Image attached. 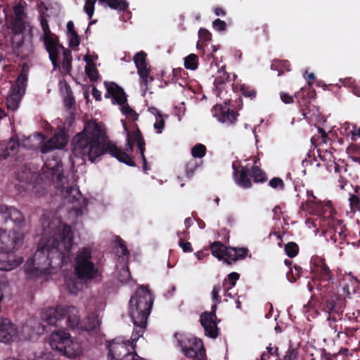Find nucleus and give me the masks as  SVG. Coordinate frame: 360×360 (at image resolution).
<instances>
[{"instance_id":"nucleus-38","label":"nucleus","mask_w":360,"mask_h":360,"mask_svg":"<svg viewBox=\"0 0 360 360\" xmlns=\"http://www.w3.org/2000/svg\"><path fill=\"white\" fill-rule=\"evenodd\" d=\"M25 28V20H12L11 30L15 34H20Z\"/></svg>"},{"instance_id":"nucleus-2","label":"nucleus","mask_w":360,"mask_h":360,"mask_svg":"<svg viewBox=\"0 0 360 360\" xmlns=\"http://www.w3.org/2000/svg\"><path fill=\"white\" fill-rule=\"evenodd\" d=\"M46 228L32 258L25 264V271L29 277H37L54 273L55 269L70 262L73 245V232L70 226L56 217L44 222Z\"/></svg>"},{"instance_id":"nucleus-12","label":"nucleus","mask_w":360,"mask_h":360,"mask_svg":"<svg viewBox=\"0 0 360 360\" xmlns=\"http://www.w3.org/2000/svg\"><path fill=\"white\" fill-rule=\"evenodd\" d=\"M105 85L107 89L105 97L111 98L113 104L117 103L121 106V112L126 118L132 121L137 120L139 115L128 105L125 104L127 97L124 90L113 82H105Z\"/></svg>"},{"instance_id":"nucleus-58","label":"nucleus","mask_w":360,"mask_h":360,"mask_svg":"<svg viewBox=\"0 0 360 360\" xmlns=\"http://www.w3.org/2000/svg\"><path fill=\"white\" fill-rule=\"evenodd\" d=\"M338 186L340 189H345L348 187H352V184L343 178L340 177L338 181Z\"/></svg>"},{"instance_id":"nucleus-3","label":"nucleus","mask_w":360,"mask_h":360,"mask_svg":"<svg viewBox=\"0 0 360 360\" xmlns=\"http://www.w3.org/2000/svg\"><path fill=\"white\" fill-rule=\"evenodd\" d=\"M153 303L149 290L144 286L139 287L129 301V316L134 326L131 340L110 342L108 345V360H143L134 352V348L136 341L145 331Z\"/></svg>"},{"instance_id":"nucleus-17","label":"nucleus","mask_w":360,"mask_h":360,"mask_svg":"<svg viewBox=\"0 0 360 360\" xmlns=\"http://www.w3.org/2000/svg\"><path fill=\"white\" fill-rule=\"evenodd\" d=\"M315 276L316 281H313L312 282L316 284V281H319V283L317 284V287L319 288L321 290H323L324 293L330 292L331 290L329 288L330 281L333 280V275L329 268L323 262L321 261L320 264L317 266L315 270Z\"/></svg>"},{"instance_id":"nucleus-11","label":"nucleus","mask_w":360,"mask_h":360,"mask_svg":"<svg viewBox=\"0 0 360 360\" xmlns=\"http://www.w3.org/2000/svg\"><path fill=\"white\" fill-rule=\"evenodd\" d=\"M181 350L188 358L202 360L205 356V351L201 340L190 335H175Z\"/></svg>"},{"instance_id":"nucleus-4","label":"nucleus","mask_w":360,"mask_h":360,"mask_svg":"<svg viewBox=\"0 0 360 360\" xmlns=\"http://www.w3.org/2000/svg\"><path fill=\"white\" fill-rule=\"evenodd\" d=\"M309 197V205L319 216L316 221H319V225L323 229V233L327 240L329 239L333 243L342 244L345 238V226L342 221L336 217V212L332 207L330 201H321L311 195Z\"/></svg>"},{"instance_id":"nucleus-32","label":"nucleus","mask_w":360,"mask_h":360,"mask_svg":"<svg viewBox=\"0 0 360 360\" xmlns=\"http://www.w3.org/2000/svg\"><path fill=\"white\" fill-rule=\"evenodd\" d=\"M210 249L214 257L219 260H224L226 246L221 244L220 242H214L211 245Z\"/></svg>"},{"instance_id":"nucleus-50","label":"nucleus","mask_w":360,"mask_h":360,"mask_svg":"<svg viewBox=\"0 0 360 360\" xmlns=\"http://www.w3.org/2000/svg\"><path fill=\"white\" fill-rule=\"evenodd\" d=\"M297 352L295 349L290 346L284 356V360H294L297 358Z\"/></svg>"},{"instance_id":"nucleus-62","label":"nucleus","mask_w":360,"mask_h":360,"mask_svg":"<svg viewBox=\"0 0 360 360\" xmlns=\"http://www.w3.org/2000/svg\"><path fill=\"white\" fill-rule=\"evenodd\" d=\"M84 57H88V59L91 60V62H89L90 65H94V60H97L98 56L96 54H89V52L84 56Z\"/></svg>"},{"instance_id":"nucleus-20","label":"nucleus","mask_w":360,"mask_h":360,"mask_svg":"<svg viewBox=\"0 0 360 360\" xmlns=\"http://www.w3.org/2000/svg\"><path fill=\"white\" fill-rule=\"evenodd\" d=\"M71 339L69 333L62 330H56L51 333L49 342L53 349L60 352Z\"/></svg>"},{"instance_id":"nucleus-45","label":"nucleus","mask_w":360,"mask_h":360,"mask_svg":"<svg viewBox=\"0 0 360 360\" xmlns=\"http://www.w3.org/2000/svg\"><path fill=\"white\" fill-rule=\"evenodd\" d=\"M302 269L299 266H294L293 269H290V272L287 274V278L290 282H295L300 277Z\"/></svg>"},{"instance_id":"nucleus-51","label":"nucleus","mask_w":360,"mask_h":360,"mask_svg":"<svg viewBox=\"0 0 360 360\" xmlns=\"http://www.w3.org/2000/svg\"><path fill=\"white\" fill-rule=\"evenodd\" d=\"M116 242L117 243L118 248L121 250V255L122 256L127 257L129 255V252L128 251L124 242L120 237L116 238Z\"/></svg>"},{"instance_id":"nucleus-63","label":"nucleus","mask_w":360,"mask_h":360,"mask_svg":"<svg viewBox=\"0 0 360 360\" xmlns=\"http://www.w3.org/2000/svg\"><path fill=\"white\" fill-rule=\"evenodd\" d=\"M195 255L196 256V257H197L199 260H201V259H203L204 258H205L208 255H207V254L204 253V252H202V251H199V252H197L196 253H195Z\"/></svg>"},{"instance_id":"nucleus-18","label":"nucleus","mask_w":360,"mask_h":360,"mask_svg":"<svg viewBox=\"0 0 360 360\" xmlns=\"http://www.w3.org/2000/svg\"><path fill=\"white\" fill-rule=\"evenodd\" d=\"M96 0H85L84 11L87 14L89 19L92 18L94 13V6ZM101 4H106L110 8L117 11H124L129 4L126 0H99Z\"/></svg>"},{"instance_id":"nucleus-61","label":"nucleus","mask_w":360,"mask_h":360,"mask_svg":"<svg viewBox=\"0 0 360 360\" xmlns=\"http://www.w3.org/2000/svg\"><path fill=\"white\" fill-rule=\"evenodd\" d=\"M223 288H224V296L227 297H230V298H233V295H232V293L230 292V290L232 289V288H229V287H227L226 285H223Z\"/></svg>"},{"instance_id":"nucleus-14","label":"nucleus","mask_w":360,"mask_h":360,"mask_svg":"<svg viewBox=\"0 0 360 360\" xmlns=\"http://www.w3.org/2000/svg\"><path fill=\"white\" fill-rule=\"evenodd\" d=\"M44 330V326L41 325L36 319H30L23 325L17 328L16 342L36 339Z\"/></svg>"},{"instance_id":"nucleus-34","label":"nucleus","mask_w":360,"mask_h":360,"mask_svg":"<svg viewBox=\"0 0 360 360\" xmlns=\"http://www.w3.org/2000/svg\"><path fill=\"white\" fill-rule=\"evenodd\" d=\"M198 65V57L194 53H191L184 58V67L191 70H195Z\"/></svg>"},{"instance_id":"nucleus-40","label":"nucleus","mask_w":360,"mask_h":360,"mask_svg":"<svg viewBox=\"0 0 360 360\" xmlns=\"http://www.w3.org/2000/svg\"><path fill=\"white\" fill-rule=\"evenodd\" d=\"M251 174L255 182L259 183L266 181V174L257 167H252Z\"/></svg>"},{"instance_id":"nucleus-55","label":"nucleus","mask_w":360,"mask_h":360,"mask_svg":"<svg viewBox=\"0 0 360 360\" xmlns=\"http://www.w3.org/2000/svg\"><path fill=\"white\" fill-rule=\"evenodd\" d=\"M241 91L244 96L253 98L255 96V91L251 89H249L245 85L241 86Z\"/></svg>"},{"instance_id":"nucleus-37","label":"nucleus","mask_w":360,"mask_h":360,"mask_svg":"<svg viewBox=\"0 0 360 360\" xmlns=\"http://www.w3.org/2000/svg\"><path fill=\"white\" fill-rule=\"evenodd\" d=\"M229 79V75L226 72L225 68L221 67L218 70L217 73L215 76L214 85L218 87L219 84L224 83Z\"/></svg>"},{"instance_id":"nucleus-46","label":"nucleus","mask_w":360,"mask_h":360,"mask_svg":"<svg viewBox=\"0 0 360 360\" xmlns=\"http://www.w3.org/2000/svg\"><path fill=\"white\" fill-rule=\"evenodd\" d=\"M198 167V163L195 160H191L186 166V175L188 178L192 176L195 169Z\"/></svg>"},{"instance_id":"nucleus-6","label":"nucleus","mask_w":360,"mask_h":360,"mask_svg":"<svg viewBox=\"0 0 360 360\" xmlns=\"http://www.w3.org/2000/svg\"><path fill=\"white\" fill-rule=\"evenodd\" d=\"M10 219L17 229H20L25 224L24 217L21 212L13 207L0 205V225L6 223ZM23 233L19 230H13L12 236L6 234V231L0 227V249L8 252L18 249L22 244Z\"/></svg>"},{"instance_id":"nucleus-25","label":"nucleus","mask_w":360,"mask_h":360,"mask_svg":"<svg viewBox=\"0 0 360 360\" xmlns=\"http://www.w3.org/2000/svg\"><path fill=\"white\" fill-rule=\"evenodd\" d=\"M60 353L68 358L75 359L81 356L82 347L77 340L72 338Z\"/></svg>"},{"instance_id":"nucleus-47","label":"nucleus","mask_w":360,"mask_h":360,"mask_svg":"<svg viewBox=\"0 0 360 360\" xmlns=\"http://www.w3.org/2000/svg\"><path fill=\"white\" fill-rule=\"evenodd\" d=\"M221 291L220 285H216L214 286L213 290L212 291V300L215 302L214 304H219L221 302V299L219 297V292Z\"/></svg>"},{"instance_id":"nucleus-35","label":"nucleus","mask_w":360,"mask_h":360,"mask_svg":"<svg viewBox=\"0 0 360 360\" xmlns=\"http://www.w3.org/2000/svg\"><path fill=\"white\" fill-rule=\"evenodd\" d=\"M35 174L30 172V169H24L17 173V179L20 182L32 183Z\"/></svg>"},{"instance_id":"nucleus-52","label":"nucleus","mask_w":360,"mask_h":360,"mask_svg":"<svg viewBox=\"0 0 360 360\" xmlns=\"http://www.w3.org/2000/svg\"><path fill=\"white\" fill-rule=\"evenodd\" d=\"M269 184L273 188L283 189L284 186L283 180L277 177L271 179Z\"/></svg>"},{"instance_id":"nucleus-33","label":"nucleus","mask_w":360,"mask_h":360,"mask_svg":"<svg viewBox=\"0 0 360 360\" xmlns=\"http://www.w3.org/2000/svg\"><path fill=\"white\" fill-rule=\"evenodd\" d=\"M84 60L86 62L85 72L91 81H96L98 78V72L96 68L95 65H90L91 60L88 57H84Z\"/></svg>"},{"instance_id":"nucleus-31","label":"nucleus","mask_w":360,"mask_h":360,"mask_svg":"<svg viewBox=\"0 0 360 360\" xmlns=\"http://www.w3.org/2000/svg\"><path fill=\"white\" fill-rule=\"evenodd\" d=\"M27 360H58L55 355L46 349H39L32 353Z\"/></svg>"},{"instance_id":"nucleus-15","label":"nucleus","mask_w":360,"mask_h":360,"mask_svg":"<svg viewBox=\"0 0 360 360\" xmlns=\"http://www.w3.org/2000/svg\"><path fill=\"white\" fill-rule=\"evenodd\" d=\"M216 310L217 304H214L211 307V311L202 313L200 318L205 335L211 338H217L219 335Z\"/></svg>"},{"instance_id":"nucleus-41","label":"nucleus","mask_w":360,"mask_h":360,"mask_svg":"<svg viewBox=\"0 0 360 360\" xmlns=\"http://www.w3.org/2000/svg\"><path fill=\"white\" fill-rule=\"evenodd\" d=\"M238 278L239 274L236 272H232L229 274L228 279H224L223 285H226L229 288H233Z\"/></svg>"},{"instance_id":"nucleus-49","label":"nucleus","mask_w":360,"mask_h":360,"mask_svg":"<svg viewBox=\"0 0 360 360\" xmlns=\"http://www.w3.org/2000/svg\"><path fill=\"white\" fill-rule=\"evenodd\" d=\"M213 28L219 32L224 31L226 28V23L225 21L220 19H216L212 22Z\"/></svg>"},{"instance_id":"nucleus-29","label":"nucleus","mask_w":360,"mask_h":360,"mask_svg":"<svg viewBox=\"0 0 360 360\" xmlns=\"http://www.w3.org/2000/svg\"><path fill=\"white\" fill-rule=\"evenodd\" d=\"M67 37L70 47L75 49L79 45V37L75 31L74 23L72 21H69L67 23Z\"/></svg>"},{"instance_id":"nucleus-42","label":"nucleus","mask_w":360,"mask_h":360,"mask_svg":"<svg viewBox=\"0 0 360 360\" xmlns=\"http://www.w3.org/2000/svg\"><path fill=\"white\" fill-rule=\"evenodd\" d=\"M25 17L24 6L21 4L16 5L13 8V20H25Z\"/></svg>"},{"instance_id":"nucleus-43","label":"nucleus","mask_w":360,"mask_h":360,"mask_svg":"<svg viewBox=\"0 0 360 360\" xmlns=\"http://www.w3.org/2000/svg\"><path fill=\"white\" fill-rule=\"evenodd\" d=\"M349 200L351 210L353 212H360V196L352 195L349 197Z\"/></svg>"},{"instance_id":"nucleus-64","label":"nucleus","mask_w":360,"mask_h":360,"mask_svg":"<svg viewBox=\"0 0 360 360\" xmlns=\"http://www.w3.org/2000/svg\"><path fill=\"white\" fill-rule=\"evenodd\" d=\"M214 11L216 15L224 16L226 15L225 11L221 8H215Z\"/></svg>"},{"instance_id":"nucleus-57","label":"nucleus","mask_w":360,"mask_h":360,"mask_svg":"<svg viewBox=\"0 0 360 360\" xmlns=\"http://www.w3.org/2000/svg\"><path fill=\"white\" fill-rule=\"evenodd\" d=\"M281 98L285 103H292L293 102V97L287 93L281 92Z\"/></svg>"},{"instance_id":"nucleus-27","label":"nucleus","mask_w":360,"mask_h":360,"mask_svg":"<svg viewBox=\"0 0 360 360\" xmlns=\"http://www.w3.org/2000/svg\"><path fill=\"white\" fill-rule=\"evenodd\" d=\"M19 147L20 144L18 142L14 139H11L6 146L0 145V157L6 158L7 157L15 155L18 151Z\"/></svg>"},{"instance_id":"nucleus-59","label":"nucleus","mask_w":360,"mask_h":360,"mask_svg":"<svg viewBox=\"0 0 360 360\" xmlns=\"http://www.w3.org/2000/svg\"><path fill=\"white\" fill-rule=\"evenodd\" d=\"M178 110V112H176V115L178 116V120L179 121L181 120V116H183L185 113V111H186V109H185V107L184 105V103H181V105L177 108Z\"/></svg>"},{"instance_id":"nucleus-48","label":"nucleus","mask_w":360,"mask_h":360,"mask_svg":"<svg viewBox=\"0 0 360 360\" xmlns=\"http://www.w3.org/2000/svg\"><path fill=\"white\" fill-rule=\"evenodd\" d=\"M336 300H338V297H331L327 300L326 309L328 313H332L336 311Z\"/></svg>"},{"instance_id":"nucleus-5","label":"nucleus","mask_w":360,"mask_h":360,"mask_svg":"<svg viewBox=\"0 0 360 360\" xmlns=\"http://www.w3.org/2000/svg\"><path fill=\"white\" fill-rule=\"evenodd\" d=\"M42 171L47 176H51L56 186L60 188L65 202L73 204L70 208V214H74L76 217H81L86 213V202L82 198L78 187L72 186L65 188L63 186L65 177L63 175L60 160L58 157H53L51 160H46Z\"/></svg>"},{"instance_id":"nucleus-1","label":"nucleus","mask_w":360,"mask_h":360,"mask_svg":"<svg viewBox=\"0 0 360 360\" xmlns=\"http://www.w3.org/2000/svg\"><path fill=\"white\" fill-rule=\"evenodd\" d=\"M123 127L127 131V145L124 150H122L108 139L105 126L101 122L96 121L87 122L83 130L77 133L72 140V164H74L73 158L82 160L87 158L90 162H94L98 161L105 153H109L120 162L133 166L134 161L130 153L132 152L134 144H136L143 159V169L147 172L148 167L144 155L145 141L141 131L138 129L131 133L127 131L124 122H123Z\"/></svg>"},{"instance_id":"nucleus-22","label":"nucleus","mask_w":360,"mask_h":360,"mask_svg":"<svg viewBox=\"0 0 360 360\" xmlns=\"http://www.w3.org/2000/svg\"><path fill=\"white\" fill-rule=\"evenodd\" d=\"M233 169V177L236 183L240 187L243 188H249L252 184L249 178L250 169L247 167H243L240 170L237 169L236 163L232 165Z\"/></svg>"},{"instance_id":"nucleus-30","label":"nucleus","mask_w":360,"mask_h":360,"mask_svg":"<svg viewBox=\"0 0 360 360\" xmlns=\"http://www.w3.org/2000/svg\"><path fill=\"white\" fill-rule=\"evenodd\" d=\"M148 111L154 115L155 118L153 127L156 130V133L161 134L165 128V119L163 115H162L158 109L153 107L149 108Z\"/></svg>"},{"instance_id":"nucleus-56","label":"nucleus","mask_w":360,"mask_h":360,"mask_svg":"<svg viewBox=\"0 0 360 360\" xmlns=\"http://www.w3.org/2000/svg\"><path fill=\"white\" fill-rule=\"evenodd\" d=\"M179 245L185 252H192L193 249L191 244L188 242H184L181 239L179 240Z\"/></svg>"},{"instance_id":"nucleus-60","label":"nucleus","mask_w":360,"mask_h":360,"mask_svg":"<svg viewBox=\"0 0 360 360\" xmlns=\"http://www.w3.org/2000/svg\"><path fill=\"white\" fill-rule=\"evenodd\" d=\"M92 95H93L94 98L96 101H101V93L100 91H98L96 88L93 89Z\"/></svg>"},{"instance_id":"nucleus-21","label":"nucleus","mask_w":360,"mask_h":360,"mask_svg":"<svg viewBox=\"0 0 360 360\" xmlns=\"http://www.w3.org/2000/svg\"><path fill=\"white\" fill-rule=\"evenodd\" d=\"M212 115L217 120L227 125L232 124L236 121L237 115L230 110L226 105L217 104L213 107Z\"/></svg>"},{"instance_id":"nucleus-19","label":"nucleus","mask_w":360,"mask_h":360,"mask_svg":"<svg viewBox=\"0 0 360 360\" xmlns=\"http://www.w3.org/2000/svg\"><path fill=\"white\" fill-rule=\"evenodd\" d=\"M17 327L7 319H0V342L11 343L16 342Z\"/></svg>"},{"instance_id":"nucleus-28","label":"nucleus","mask_w":360,"mask_h":360,"mask_svg":"<svg viewBox=\"0 0 360 360\" xmlns=\"http://www.w3.org/2000/svg\"><path fill=\"white\" fill-rule=\"evenodd\" d=\"M80 278H75V276L65 277V283L66 289L72 295H77L78 292L82 289L84 284Z\"/></svg>"},{"instance_id":"nucleus-53","label":"nucleus","mask_w":360,"mask_h":360,"mask_svg":"<svg viewBox=\"0 0 360 360\" xmlns=\"http://www.w3.org/2000/svg\"><path fill=\"white\" fill-rule=\"evenodd\" d=\"M198 36L200 40L209 41L211 39L210 32L204 28H200L198 31Z\"/></svg>"},{"instance_id":"nucleus-44","label":"nucleus","mask_w":360,"mask_h":360,"mask_svg":"<svg viewBox=\"0 0 360 360\" xmlns=\"http://www.w3.org/2000/svg\"><path fill=\"white\" fill-rule=\"evenodd\" d=\"M298 246L295 243H288L285 247V251L290 257H295L298 253Z\"/></svg>"},{"instance_id":"nucleus-7","label":"nucleus","mask_w":360,"mask_h":360,"mask_svg":"<svg viewBox=\"0 0 360 360\" xmlns=\"http://www.w3.org/2000/svg\"><path fill=\"white\" fill-rule=\"evenodd\" d=\"M40 23L44 32V46L53 67L56 68L60 66L59 60L62 56L61 68L65 73H70L72 60L71 51L59 44L58 37L51 33L46 18L41 16Z\"/></svg>"},{"instance_id":"nucleus-13","label":"nucleus","mask_w":360,"mask_h":360,"mask_svg":"<svg viewBox=\"0 0 360 360\" xmlns=\"http://www.w3.org/2000/svg\"><path fill=\"white\" fill-rule=\"evenodd\" d=\"M27 77L21 74L12 84L6 98V105L8 110L15 111L20 105L21 99L25 94L26 89Z\"/></svg>"},{"instance_id":"nucleus-39","label":"nucleus","mask_w":360,"mask_h":360,"mask_svg":"<svg viewBox=\"0 0 360 360\" xmlns=\"http://www.w3.org/2000/svg\"><path fill=\"white\" fill-rule=\"evenodd\" d=\"M206 147L203 144L198 143L192 148L191 154L193 158H202L205 155Z\"/></svg>"},{"instance_id":"nucleus-26","label":"nucleus","mask_w":360,"mask_h":360,"mask_svg":"<svg viewBox=\"0 0 360 360\" xmlns=\"http://www.w3.org/2000/svg\"><path fill=\"white\" fill-rule=\"evenodd\" d=\"M101 323V318L98 314H92L89 316L82 323L79 321V326L76 328H80L86 331H91L96 329Z\"/></svg>"},{"instance_id":"nucleus-9","label":"nucleus","mask_w":360,"mask_h":360,"mask_svg":"<svg viewBox=\"0 0 360 360\" xmlns=\"http://www.w3.org/2000/svg\"><path fill=\"white\" fill-rule=\"evenodd\" d=\"M42 319L48 324L63 326L62 321L65 320L67 327L75 329L79 326L78 310L73 306H58L49 308L42 313Z\"/></svg>"},{"instance_id":"nucleus-10","label":"nucleus","mask_w":360,"mask_h":360,"mask_svg":"<svg viewBox=\"0 0 360 360\" xmlns=\"http://www.w3.org/2000/svg\"><path fill=\"white\" fill-rule=\"evenodd\" d=\"M75 271L81 280L89 281L99 276V271L91 255L90 248L79 249L75 258Z\"/></svg>"},{"instance_id":"nucleus-8","label":"nucleus","mask_w":360,"mask_h":360,"mask_svg":"<svg viewBox=\"0 0 360 360\" xmlns=\"http://www.w3.org/2000/svg\"><path fill=\"white\" fill-rule=\"evenodd\" d=\"M44 140L45 136L37 133L25 139L22 141L21 146L30 149L39 148L41 153H47L53 150L63 148L68 143V138L65 131L60 129L47 141H44Z\"/></svg>"},{"instance_id":"nucleus-54","label":"nucleus","mask_w":360,"mask_h":360,"mask_svg":"<svg viewBox=\"0 0 360 360\" xmlns=\"http://www.w3.org/2000/svg\"><path fill=\"white\" fill-rule=\"evenodd\" d=\"M130 278V273L128 269H123L120 272V274L118 277V279L120 282L124 283L129 280Z\"/></svg>"},{"instance_id":"nucleus-36","label":"nucleus","mask_w":360,"mask_h":360,"mask_svg":"<svg viewBox=\"0 0 360 360\" xmlns=\"http://www.w3.org/2000/svg\"><path fill=\"white\" fill-rule=\"evenodd\" d=\"M341 81L342 82L344 86L352 89V91L354 95L360 97V86L356 84L354 79L352 78H346Z\"/></svg>"},{"instance_id":"nucleus-16","label":"nucleus","mask_w":360,"mask_h":360,"mask_svg":"<svg viewBox=\"0 0 360 360\" xmlns=\"http://www.w3.org/2000/svg\"><path fill=\"white\" fill-rule=\"evenodd\" d=\"M146 54L143 51L137 53L134 57V62L140 77V86L144 92L148 89V84L153 80L149 76V69L146 61Z\"/></svg>"},{"instance_id":"nucleus-23","label":"nucleus","mask_w":360,"mask_h":360,"mask_svg":"<svg viewBox=\"0 0 360 360\" xmlns=\"http://www.w3.org/2000/svg\"><path fill=\"white\" fill-rule=\"evenodd\" d=\"M10 251L5 252L0 249V270L1 271H11L17 266H18L22 262L21 257L15 259H8V257L6 255Z\"/></svg>"},{"instance_id":"nucleus-24","label":"nucleus","mask_w":360,"mask_h":360,"mask_svg":"<svg viewBox=\"0 0 360 360\" xmlns=\"http://www.w3.org/2000/svg\"><path fill=\"white\" fill-rule=\"evenodd\" d=\"M248 252V250L244 248H236L226 247L224 261L227 264H231L232 262L243 259L245 257Z\"/></svg>"}]
</instances>
